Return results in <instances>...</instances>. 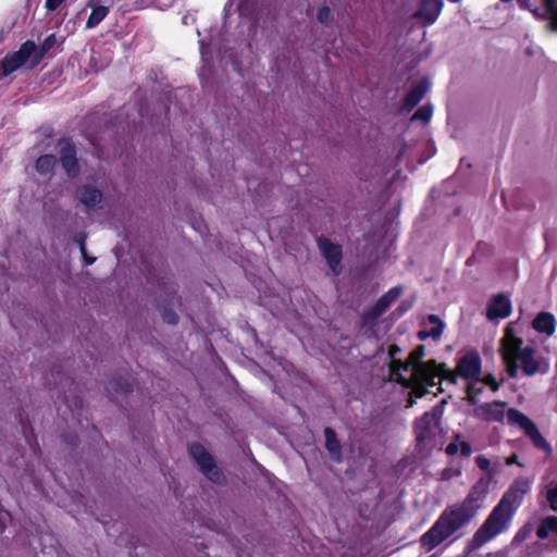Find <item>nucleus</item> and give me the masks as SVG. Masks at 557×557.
<instances>
[{"label": "nucleus", "mask_w": 557, "mask_h": 557, "mask_svg": "<svg viewBox=\"0 0 557 557\" xmlns=\"http://www.w3.org/2000/svg\"><path fill=\"white\" fill-rule=\"evenodd\" d=\"M162 317H163V320L170 324H175L178 320L177 314L174 311L169 310V309H164Z\"/></svg>", "instance_id": "nucleus-33"}, {"label": "nucleus", "mask_w": 557, "mask_h": 557, "mask_svg": "<svg viewBox=\"0 0 557 557\" xmlns=\"http://www.w3.org/2000/svg\"><path fill=\"white\" fill-rule=\"evenodd\" d=\"M511 409H507L506 404L502 401L490 403V420L507 421V412Z\"/></svg>", "instance_id": "nucleus-24"}, {"label": "nucleus", "mask_w": 557, "mask_h": 557, "mask_svg": "<svg viewBox=\"0 0 557 557\" xmlns=\"http://www.w3.org/2000/svg\"><path fill=\"white\" fill-rule=\"evenodd\" d=\"M442 370V379L455 382L456 376H460L468 381L467 399L474 406V414L487 419V403L485 399V387L487 385V376L480 377L482 370V359L478 351H467L459 358L456 370Z\"/></svg>", "instance_id": "nucleus-3"}, {"label": "nucleus", "mask_w": 557, "mask_h": 557, "mask_svg": "<svg viewBox=\"0 0 557 557\" xmlns=\"http://www.w3.org/2000/svg\"><path fill=\"white\" fill-rule=\"evenodd\" d=\"M37 51V46L34 41L27 40L25 41L17 51L8 53L1 60V77H7L20 70L24 65H27L29 69L32 67V60L34 59V54Z\"/></svg>", "instance_id": "nucleus-8"}, {"label": "nucleus", "mask_w": 557, "mask_h": 557, "mask_svg": "<svg viewBox=\"0 0 557 557\" xmlns=\"http://www.w3.org/2000/svg\"><path fill=\"white\" fill-rule=\"evenodd\" d=\"M557 321L553 313L542 311L535 315L532 321V327L540 334H544L547 337L554 335L556 331Z\"/></svg>", "instance_id": "nucleus-15"}, {"label": "nucleus", "mask_w": 557, "mask_h": 557, "mask_svg": "<svg viewBox=\"0 0 557 557\" xmlns=\"http://www.w3.org/2000/svg\"><path fill=\"white\" fill-rule=\"evenodd\" d=\"M401 293L403 288L400 286L391 288L376 301L367 317L369 319H376L382 315L391 307V305L400 297Z\"/></svg>", "instance_id": "nucleus-14"}, {"label": "nucleus", "mask_w": 557, "mask_h": 557, "mask_svg": "<svg viewBox=\"0 0 557 557\" xmlns=\"http://www.w3.org/2000/svg\"><path fill=\"white\" fill-rule=\"evenodd\" d=\"M476 463L482 470H487V458L480 456L476 458Z\"/></svg>", "instance_id": "nucleus-37"}, {"label": "nucleus", "mask_w": 557, "mask_h": 557, "mask_svg": "<svg viewBox=\"0 0 557 557\" xmlns=\"http://www.w3.org/2000/svg\"><path fill=\"white\" fill-rule=\"evenodd\" d=\"M65 0H46L45 8L47 11H55Z\"/></svg>", "instance_id": "nucleus-34"}, {"label": "nucleus", "mask_w": 557, "mask_h": 557, "mask_svg": "<svg viewBox=\"0 0 557 557\" xmlns=\"http://www.w3.org/2000/svg\"><path fill=\"white\" fill-rule=\"evenodd\" d=\"M517 322H509L500 339V354L510 377L544 376L550 370V361L546 354L533 342L524 343L517 335Z\"/></svg>", "instance_id": "nucleus-1"}, {"label": "nucleus", "mask_w": 557, "mask_h": 557, "mask_svg": "<svg viewBox=\"0 0 557 557\" xmlns=\"http://www.w3.org/2000/svg\"><path fill=\"white\" fill-rule=\"evenodd\" d=\"M109 8L104 5H95L92 7V11L87 20L86 27L95 28L97 27L108 15Z\"/></svg>", "instance_id": "nucleus-21"}, {"label": "nucleus", "mask_w": 557, "mask_h": 557, "mask_svg": "<svg viewBox=\"0 0 557 557\" xmlns=\"http://www.w3.org/2000/svg\"><path fill=\"white\" fill-rule=\"evenodd\" d=\"M507 422L511 425H518L520 429H522L525 435H528L531 438L534 446H536L540 449H543L547 454L552 453L550 445L540 433L536 424L525 414H523L517 409H511L510 411L507 412Z\"/></svg>", "instance_id": "nucleus-9"}, {"label": "nucleus", "mask_w": 557, "mask_h": 557, "mask_svg": "<svg viewBox=\"0 0 557 557\" xmlns=\"http://www.w3.org/2000/svg\"><path fill=\"white\" fill-rule=\"evenodd\" d=\"M116 383L115 382H109L108 386H107V391L110 392L111 388H113V385H115Z\"/></svg>", "instance_id": "nucleus-42"}, {"label": "nucleus", "mask_w": 557, "mask_h": 557, "mask_svg": "<svg viewBox=\"0 0 557 557\" xmlns=\"http://www.w3.org/2000/svg\"><path fill=\"white\" fill-rule=\"evenodd\" d=\"M432 116V107L431 106H422L420 107L412 115V120H420L424 123H428Z\"/></svg>", "instance_id": "nucleus-29"}, {"label": "nucleus", "mask_w": 557, "mask_h": 557, "mask_svg": "<svg viewBox=\"0 0 557 557\" xmlns=\"http://www.w3.org/2000/svg\"><path fill=\"white\" fill-rule=\"evenodd\" d=\"M550 533L557 535V517L555 516L545 518L536 531V535L542 540L546 539Z\"/></svg>", "instance_id": "nucleus-22"}, {"label": "nucleus", "mask_w": 557, "mask_h": 557, "mask_svg": "<svg viewBox=\"0 0 557 557\" xmlns=\"http://www.w3.org/2000/svg\"><path fill=\"white\" fill-rule=\"evenodd\" d=\"M428 323L431 324V327L419 331L418 338L420 341H425L429 337L438 339L443 334L445 323L436 314H429Z\"/></svg>", "instance_id": "nucleus-18"}, {"label": "nucleus", "mask_w": 557, "mask_h": 557, "mask_svg": "<svg viewBox=\"0 0 557 557\" xmlns=\"http://www.w3.org/2000/svg\"><path fill=\"white\" fill-rule=\"evenodd\" d=\"M488 384H490V389H492V391H497L499 388V384L491 374H490Z\"/></svg>", "instance_id": "nucleus-39"}, {"label": "nucleus", "mask_w": 557, "mask_h": 557, "mask_svg": "<svg viewBox=\"0 0 557 557\" xmlns=\"http://www.w3.org/2000/svg\"><path fill=\"white\" fill-rule=\"evenodd\" d=\"M325 448L331 455V458L336 461H342V445L337 440L335 431L331 428L324 429Z\"/></svg>", "instance_id": "nucleus-19"}, {"label": "nucleus", "mask_w": 557, "mask_h": 557, "mask_svg": "<svg viewBox=\"0 0 557 557\" xmlns=\"http://www.w3.org/2000/svg\"><path fill=\"white\" fill-rule=\"evenodd\" d=\"M466 506L446 509L433 524V527L421 536V545L429 552L440 545L447 537L461 529L472 517Z\"/></svg>", "instance_id": "nucleus-5"}, {"label": "nucleus", "mask_w": 557, "mask_h": 557, "mask_svg": "<svg viewBox=\"0 0 557 557\" xmlns=\"http://www.w3.org/2000/svg\"><path fill=\"white\" fill-rule=\"evenodd\" d=\"M546 499L549 503L552 509L557 511V482L548 487Z\"/></svg>", "instance_id": "nucleus-30"}, {"label": "nucleus", "mask_w": 557, "mask_h": 557, "mask_svg": "<svg viewBox=\"0 0 557 557\" xmlns=\"http://www.w3.org/2000/svg\"><path fill=\"white\" fill-rule=\"evenodd\" d=\"M79 200L87 208H96L102 201V193L91 186H85L79 190Z\"/></svg>", "instance_id": "nucleus-20"}, {"label": "nucleus", "mask_w": 557, "mask_h": 557, "mask_svg": "<svg viewBox=\"0 0 557 557\" xmlns=\"http://www.w3.org/2000/svg\"><path fill=\"white\" fill-rule=\"evenodd\" d=\"M488 465H490V478H491V476H492V473H493V472H496V471H497V469H498V467H500V466H502V462H500V459H499V458H497L496 460H493V461H492V460H490V461H488Z\"/></svg>", "instance_id": "nucleus-36"}, {"label": "nucleus", "mask_w": 557, "mask_h": 557, "mask_svg": "<svg viewBox=\"0 0 557 557\" xmlns=\"http://www.w3.org/2000/svg\"><path fill=\"white\" fill-rule=\"evenodd\" d=\"M57 148L61 165L67 176L76 177L79 173V165L76 157L75 145L71 140L63 138L58 141Z\"/></svg>", "instance_id": "nucleus-10"}, {"label": "nucleus", "mask_w": 557, "mask_h": 557, "mask_svg": "<svg viewBox=\"0 0 557 557\" xmlns=\"http://www.w3.org/2000/svg\"><path fill=\"white\" fill-rule=\"evenodd\" d=\"M77 243H78V245H79V250H81V253H82V256L84 257V259H85V261H86V264H88V265H89V264L94 263V262H95V260H96V258H88V257L86 256L85 237H84L82 234H79V235L77 236Z\"/></svg>", "instance_id": "nucleus-32"}, {"label": "nucleus", "mask_w": 557, "mask_h": 557, "mask_svg": "<svg viewBox=\"0 0 557 557\" xmlns=\"http://www.w3.org/2000/svg\"><path fill=\"white\" fill-rule=\"evenodd\" d=\"M320 23L329 25L333 21V14L329 7H322L317 15Z\"/></svg>", "instance_id": "nucleus-31"}, {"label": "nucleus", "mask_w": 557, "mask_h": 557, "mask_svg": "<svg viewBox=\"0 0 557 557\" xmlns=\"http://www.w3.org/2000/svg\"><path fill=\"white\" fill-rule=\"evenodd\" d=\"M530 490L531 480L524 476L516 479L510 484L490 513V540L508 530L515 512L522 505L523 498Z\"/></svg>", "instance_id": "nucleus-4"}, {"label": "nucleus", "mask_w": 557, "mask_h": 557, "mask_svg": "<svg viewBox=\"0 0 557 557\" xmlns=\"http://www.w3.org/2000/svg\"><path fill=\"white\" fill-rule=\"evenodd\" d=\"M512 312V304L508 295L499 293L490 299V321L506 319Z\"/></svg>", "instance_id": "nucleus-12"}, {"label": "nucleus", "mask_w": 557, "mask_h": 557, "mask_svg": "<svg viewBox=\"0 0 557 557\" xmlns=\"http://www.w3.org/2000/svg\"><path fill=\"white\" fill-rule=\"evenodd\" d=\"M57 44V37L54 34H51L49 35L45 40L44 42L41 44L40 46V49L36 51V53L33 55L34 59L32 60V67H35L36 65L39 64V62L41 61L42 57L51 49L54 47V45Z\"/></svg>", "instance_id": "nucleus-23"}, {"label": "nucleus", "mask_w": 557, "mask_h": 557, "mask_svg": "<svg viewBox=\"0 0 557 557\" xmlns=\"http://www.w3.org/2000/svg\"><path fill=\"white\" fill-rule=\"evenodd\" d=\"M442 9V0H423L414 17L422 20L424 25H431L437 20Z\"/></svg>", "instance_id": "nucleus-13"}, {"label": "nucleus", "mask_w": 557, "mask_h": 557, "mask_svg": "<svg viewBox=\"0 0 557 557\" xmlns=\"http://www.w3.org/2000/svg\"><path fill=\"white\" fill-rule=\"evenodd\" d=\"M487 542V520L482 523L471 543L469 544V550H474L483 546Z\"/></svg>", "instance_id": "nucleus-26"}, {"label": "nucleus", "mask_w": 557, "mask_h": 557, "mask_svg": "<svg viewBox=\"0 0 557 557\" xmlns=\"http://www.w3.org/2000/svg\"><path fill=\"white\" fill-rule=\"evenodd\" d=\"M517 458H518V457H517V455H512V456H510V457H508V458L506 459L505 463H506L507 466H511V465H513V463H517L518 466L522 467V465L518 462Z\"/></svg>", "instance_id": "nucleus-40"}, {"label": "nucleus", "mask_w": 557, "mask_h": 557, "mask_svg": "<svg viewBox=\"0 0 557 557\" xmlns=\"http://www.w3.org/2000/svg\"><path fill=\"white\" fill-rule=\"evenodd\" d=\"M3 516H9L8 511L0 512V519H2Z\"/></svg>", "instance_id": "nucleus-43"}, {"label": "nucleus", "mask_w": 557, "mask_h": 557, "mask_svg": "<svg viewBox=\"0 0 557 557\" xmlns=\"http://www.w3.org/2000/svg\"><path fill=\"white\" fill-rule=\"evenodd\" d=\"M443 416V406L437 405L429 412H425L414 423L417 445L421 451L430 450L440 444L441 438V419Z\"/></svg>", "instance_id": "nucleus-6"}, {"label": "nucleus", "mask_w": 557, "mask_h": 557, "mask_svg": "<svg viewBox=\"0 0 557 557\" xmlns=\"http://www.w3.org/2000/svg\"><path fill=\"white\" fill-rule=\"evenodd\" d=\"M82 404H83V401H82V399H81V398H75V399H74V406H75V407H81V406H82Z\"/></svg>", "instance_id": "nucleus-41"}, {"label": "nucleus", "mask_w": 557, "mask_h": 557, "mask_svg": "<svg viewBox=\"0 0 557 557\" xmlns=\"http://www.w3.org/2000/svg\"><path fill=\"white\" fill-rule=\"evenodd\" d=\"M459 449L463 456H469L471 454V447L467 442H461L460 444L456 442L449 443L446 447V453L453 456L456 455Z\"/></svg>", "instance_id": "nucleus-28"}, {"label": "nucleus", "mask_w": 557, "mask_h": 557, "mask_svg": "<svg viewBox=\"0 0 557 557\" xmlns=\"http://www.w3.org/2000/svg\"><path fill=\"white\" fill-rule=\"evenodd\" d=\"M425 347L419 345L410 352L406 362L394 359L389 363L392 380L411 388V395L418 398L429 394V386H436L442 380V370L448 371L445 364H437L435 360L422 361Z\"/></svg>", "instance_id": "nucleus-2"}, {"label": "nucleus", "mask_w": 557, "mask_h": 557, "mask_svg": "<svg viewBox=\"0 0 557 557\" xmlns=\"http://www.w3.org/2000/svg\"><path fill=\"white\" fill-rule=\"evenodd\" d=\"M543 14L542 16L548 17L552 24L557 28V0H542Z\"/></svg>", "instance_id": "nucleus-27"}, {"label": "nucleus", "mask_w": 557, "mask_h": 557, "mask_svg": "<svg viewBox=\"0 0 557 557\" xmlns=\"http://www.w3.org/2000/svg\"><path fill=\"white\" fill-rule=\"evenodd\" d=\"M428 90L429 83L424 79L413 85L405 97L403 109L411 111L423 99Z\"/></svg>", "instance_id": "nucleus-17"}, {"label": "nucleus", "mask_w": 557, "mask_h": 557, "mask_svg": "<svg viewBox=\"0 0 557 557\" xmlns=\"http://www.w3.org/2000/svg\"><path fill=\"white\" fill-rule=\"evenodd\" d=\"M149 3L154 4L156 7L160 9H166L171 7L174 2V0H146Z\"/></svg>", "instance_id": "nucleus-35"}, {"label": "nucleus", "mask_w": 557, "mask_h": 557, "mask_svg": "<svg viewBox=\"0 0 557 557\" xmlns=\"http://www.w3.org/2000/svg\"><path fill=\"white\" fill-rule=\"evenodd\" d=\"M400 351H401L400 347H398L397 345H392V346L389 347V349H388V355H389V357L392 358V360H394V359H395L394 357H395L397 354H399Z\"/></svg>", "instance_id": "nucleus-38"}, {"label": "nucleus", "mask_w": 557, "mask_h": 557, "mask_svg": "<svg viewBox=\"0 0 557 557\" xmlns=\"http://www.w3.org/2000/svg\"><path fill=\"white\" fill-rule=\"evenodd\" d=\"M487 494V482L482 478L471 490L467 497L466 508L472 512L476 508L483 506Z\"/></svg>", "instance_id": "nucleus-16"}, {"label": "nucleus", "mask_w": 557, "mask_h": 557, "mask_svg": "<svg viewBox=\"0 0 557 557\" xmlns=\"http://www.w3.org/2000/svg\"><path fill=\"white\" fill-rule=\"evenodd\" d=\"M318 247L322 253V256L327 261L332 272L334 274H339L342 267V248L339 245L332 243L327 238H319Z\"/></svg>", "instance_id": "nucleus-11"}, {"label": "nucleus", "mask_w": 557, "mask_h": 557, "mask_svg": "<svg viewBox=\"0 0 557 557\" xmlns=\"http://www.w3.org/2000/svg\"><path fill=\"white\" fill-rule=\"evenodd\" d=\"M188 454L199 468L200 472L212 483L223 485L226 478L222 469L216 465L213 456L199 443L188 446Z\"/></svg>", "instance_id": "nucleus-7"}, {"label": "nucleus", "mask_w": 557, "mask_h": 557, "mask_svg": "<svg viewBox=\"0 0 557 557\" xmlns=\"http://www.w3.org/2000/svg\"><path fill=\"white\" fill-rule=\"evenodd\" d=\"M57 163V158L53 154H44L36 161V170L40 174H48L52 171Z\"/></svg>", "instance_id": "nucleus-25"}]
</instances>
